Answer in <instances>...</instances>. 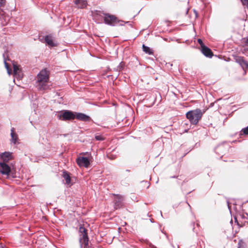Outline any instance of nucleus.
Returning <instances> with one entry per match:
<instances>
[{
    "label": "nucleus",
    "mask_w": 248,
    "mask_h": 248,
    "mask_svg": "<svg viewBox=\"0 0 248 248\" xmlns=\"http://www.w3.org/2000/svg\"><path fill=\"white\" fill-rule=\"evenodd\" d=\"M49 72L46 69L42 70L37 76V87L39 90L44 91L49 88Z\"/></svg>",
    "instance_id": "obj_1"
},
{
    "label": "nucleus",
    "mask_w": 248,
    "mask_h": 248,
    "mask_svg": "<svg viewBox=\"0 0 248 248\" xmlns=\"http://www.w3.org/2000/svg\"><path fill=\"white\" fill-rule=\"evenodd\" d=\"M204 112L200 108L188 111L186 113V117L191 124H197L201 119Z\"/></svg>",
    "instance_id": "obj_2"
},
{
    "label": "nucleus",
    "mask_w": 248,
    "mask_h": 248,
    "mask_svg": "<svg viewBox=\"0 0 248 248\" xmlns=\"http://www.w3.org/2000/svg\"><path fill=\"white\" fill-rule=\"evenodd\" d=\"M79 232L80 233L79 242L81 248H88L89 238L87 235L86 229L80 226L79 228Z\"/></svg>",
    "instance_id": "obj_3"
},
{
    "label": "nucleus",
    "mask_w": 248,
    "mask_h": 248,
    "mask_svg": "<svg viewBox=\"0 0 248 248\" xmlns=\"http://www.w3.org/2000/svg\"><path fill=\"white\" fill-rule=\"evenodd\" d=\"M104 23L106 24L111 26H114L117 25L119 22L120 25H123L122 23L123 22V21H120L118 19V18L114 15H111L109 14H106L104 16Z\"/></svg>",
    "instance_id": "obj_4"
},
{
    "label": "nucleus",
    "mask_w": 248,
    "mask_h": 248,
    "mask_svg": "<svg viewBox=\"0 0 248 248\" xmlns=\"http://www.w3.org/2000/svg\"><path fill=\"white\" fill-rule=\"evenodd\" d=\"M58 118L62 121L72 120L75 118V114L71 111L64 110V112H61L58 114Z\"/></svg>",
    "instance_id": "obj_5"
},
{
    "label": "nucleus",
    "mask_w": 248,
    "mask_h": 248,
    "mask_svg": "<svg viewBox=\"0 0 248 248\" xmlns=\"http://www.w3.org/2000/svg\"><path fill=\"white\" fill-rule=\"evenodd\" d=\"M0 172L8 177L11 172V168L5 162H0Z\"/></svg>",
    "instance_id": "obj_6"
},
{
    "label": "nucleus",
    "mask_w": 248,
    "mask_h": 248,
    "mask_svg": "<svg viewBox=\"0 0 248 248\" xmlns=\"http://www.w3.org/2000/svg\"><path fill=\"white\" fill-rule=\"evenodd\" d=\"M77 163L79 167H84L88 168L90 164V161L87 157L79 156L77 158Z\"/></svg>",
    "instance_id": "obj_7"
},
{
    "label": "nucleus",
    "mask_w": 248,
    "mask_h": 248,
    "mask_svg": "<svg viewBox=\"0 0 248 248\" xmlns=\"http://www.w3.org/2000/svg\"><path fill=\"white\" fill-rule=\"evenodd\" d=\"M115 197L114 199V208L118 209L123 205L124 197L120 195H114Z\"/></svg>",
    "instance_id": "obj_8"
},
{
    "label": "nucleus",
    "mask_w": 248,
    "mask_h": 248,
    "mask_svg": "<svg viewBox=\"0 0 248 248\" xmlns=\"http://www.w3.org/2000/svg\"><path fill=\"white\" fill-rule=\"evenodd\" d=\"M5 0H0V19H3L7 22L9 20V16L5 15V12L2 9L4 6Z\"/></svg>",
    "instance_id": "obj_9"
},
{
    "label": "nucleus",
    "mask_w": 248,
    "mask_h": 248,
    "mask_svg": "<svg viewBox=\"0 0 248 248\" xmlns=\"http://www.w3.org/2000/svg\"><path fill=\"white\" fill-rule=\"evenodd\" d=\"M13 71L14 76L17 78L20 79L23 77V74L19 66L13 64Z\"/></svg>",
    "instance_id": "obj_10"
},
{
    "label": "nucleus",
    "mask_w": 248,
    "mask_h": 248,
    "mask_svg": "<svg viewBox=\"0 0 248 248\" xmlns=\"http://www.w3.org/2000/svg\"><path fill=\"white\" fill-rule=\"evenodd\" d=\"M236 62L238 63L243 69H248V62L245 61L243 57L237 56L235 58Z\"/></svg>",
    "instance_id": "obj_11"
},
{
    "label": "nucleus",
    "mask_w": 248,
    "mask_h": 248,
    "mask_svg": "<svg viewBox=\"0 0 248 248\" xmlns=\"http://www.w3.org/2000/svg\"><path fill=\"white\" fill-rule=\"evenodd\" d=\"M12 158V153L10 152H4L0 154V158L1 161L0 162H5L6 163Z\"/></svg>",
    "instance_id": "obj_12"
},
{
    "label": "nucleus",
    "mask_w": 248,
    "mask_h": 248,
    "mask_svg": "<svg viewBox=\"0 0 248 248\" xmlns=\"http://www.w3.org/2000/svg\"><path fill=\"white\" fill-rule=\"evenodd\" d=\"M75 118L77 119L78 120L85 121V122H89L90 121V117L82 113H75Z\"/></svg>",
    "instance_id": "obj_13"
},
{
    "label": "nucleus",
    "mask_w": 248,
    "mask_h": 248,
    "mask_svg": "<svg viewBox=\"0 0 248 248\" xmlns=\"http://www.w3.org/2000/svg\"><path fill=\"white\" fill-rule=\"evenodd\" d=\"M106 14L101 12H96L93 15L94 20L98 23H101L103 20L104 21V16Z\"/></svg>",
    "instance_id": "obj_14"
},
{
    "label": "nucleus",
    "mask_w": 248,
    "mask_h": 248,
    "mask_svg": "<svg viewBox=\"0 0 248 248\" xmlns=\"http://www.w3.org/2000/svg\"><path fill=\"white\" fill-rule=\"evenodd\" d=\"M202 52L207 57L211 58L213 56V53L211 50L205 46L202 48Z\"/></svg>",
    "instance_id": "obj_15"
},
{
    "label": "nucleus",
    "mask_w": 248,
    "mask_h": 248,
    "mask_svg": "<svg viewBox=\"0 0 248 248\" xmlns=\"http://www.w3.org/2000/svg\"><path fill=\"white\" fill-rule=\"evenodd\" d=\"M74 2L78 8H84L87 3L86 0H74Z\"/></svg>",
    "instance_id": "obj_16"
},
{
    "label": "nucleus",
    "mask_w": 248,
    "mask_h": 248,
    "mask_svg": "<svg viewBox=\"0 0 248 248\" xmlns=\"http://www.w3.org/2000/svg\"><path fill=\"white\" fill-rule=\"evenodd\" d=\"M11 142L16 144L18 140L17 134L15 132V129L12 128L11 130Z\"/></svg>",
    "instance_id": "obj_17"
},
{
    "label": "nucleus",
    "mask_w": 248,
    "mask_h": 248,
    "mask_svg": "<svg viewBox=\"0 0 248 248\" xmlns=\"http://www.w3.org/2000/svg\"><path fill=\"white\" fill-rule=\"evenodd\" d=\"M62 177L65 179L66 184L69 185L71 183V177L70 173L66 170L62 171Z\"/></svg>",
    "instance_id": "obj_18"
},
{
    "label": "nucleus",
    "mask_w": 248,
    "mask_h": 248,
    "mask_svg": "<svg viewBox=\"0 0 248 248\" xmlns=\"http://www.w3.org/2000/svg\"><path fill=\"white\" fill-rule=\"evenodd\" d=\"M46 43L50 46H56V45L53 42L51 37L49 35H47L45 38Z\"/></svg>",
    "instance_id": "obj_19"
},
{
    "label": "nucleus",
    "mask_w": 248,
    "mask_h": 248,
    "mask_svg": "<svg viewBox=\"0 0 248 248\" xmlns=\"http://www.w3.org/2000/svg\"><path fill=\"white\" fill-rule=\"evenodd\" d=\"M142 48L143 50L146 53H148L149 54H151L153 53V52L152 51L151 49L148 46H147L144 45H142Z\"/></svg>",
    "instance_id": "obj_20"
},
{
    "label": "nucleus",
    "mask_w": 248,
    "mask_h": 248,
    "mask_svg": "<svg viewBox=\"0 0 248 248\" xmlns=\"http://www.w3.org/2000/svg\"><path fill=\"white\" fill-rule=\"evenodd\" d=\"M4 65H5V68H6L7 70V72L10 75L12 73V70L10 68L8 63L6 62V60L5 59H4Z\"/></svg>",
    "instance_id": "obj_21"
},
{
    "label": "nucleus",
    "mask_w": 248,
    "mask_h": 248,
    "mask_svg": "<svg viewBox=\"0 0 248 248\" xmlns=\"http://www.w3.org/2000/svg\"><path fill=\"white\" fill-rule=\"evenodd\" d=\"M247 51H248V37L247 38L245 42L243 53L246 52Z\"/></svg>",
    "instance_id": "obj_22"
},
{
    "label": "nucleus",
    "mask_w": 248,
    "mask_h": 248,
    "mask_svg": "<svg viewBox=\"0 0 248 248\" xmlns=\"http://www.w3.org/2000/svg\"><path fill=\"white\" fill-rule=\"evenodd\" d=\"M95 139L97 140L102 141L104 140V138L101 135H96L95 137Z\"/></svg>",
    "instance_id": "obj_23"
},
{
    "label": "nucleus",
    "mask_w": 248,
    "mask_h": 248,
    "mask_svg": "<svg viewBox=\"0 0 248 248\" xmlns=\"http://www.w3.org/2000/svg\"><path fill=\"white\" fill-rule=\"evenodd\" d=\"M241 132L243 133L245 135H248V126L244 128H243Z\"/></svg>",
    "instance_id": "obj_24"
},
{
    "label": "nucleus",
    "mask_w": 248,
    "mask_h": 248,
    "mask_svg": "<svg viewBox=\"0 0 248 248\" xmlns=\"http://www.w3.org/2000/svg\"><path fill=\"white\" fill-rule=\"evenodd\" d=\"M243 5L247 6L248 8V0H241Z\"/></svg>",
    "instance_id": "obj_25"
},
{
    "label": "nucleus",
    "mask_w": 248,
    "mask_h": 248,
    "mask_svg": "<svg viewBox=\"0 0 248 248\" xmlns=\"http://www.w3.org/2000/svg\"><path fill=\"white\" fill-rule=\"evenodd\" d=\"M198 42L199 43V44L201 46V48L202 47V46H205V45H204L203 43L202 42V39H198Z\"/></svg>",
    "instance_id": "obj_26"
},
{
    "label": "nucleus",
    "mask_w": 248,
    "mask_h": 248,
    "mask_svg": "<svg viewBox=\"0 0 248 248\" xmlns=\"http://www.w3.org/2000/svg\"><path fill=\"white\" fill-rule=\"evenodd\" d=\"M227 203H228V208L230 210H231V206L230 205V203H229V202H227Z\"/></svg>",
    "instance_id": "obj_27"
},
{
    "label": "nucleus",
    "mask_w": 248,
    "mask_h": 248,
    "mask_svg": "<svg viewBox=\"0 0 248 248\" xmlns=\"http://www.w3.org/2000/svg\"><path fill=\"white\" fill-rule=\"evenodd\" d=\"M152 248H156V247L155 246H153Z\"/></svg>",
    "instance_id": "obj_28"
},
{
    "label": "nucleus",
    "mask_w": 248,
    "mask_h": 248,
    "mask_svg": "<svg viewBox=\"0 0 248 248\" xmlns=\"http://www.w3.org/2000/svg\"><path fill=\"white\" fill-rule=\"evenodd\" d=\"M238 245H239L238 248H240V244L239 243L238 244Z\"/></svg>",
    "instance_id": "obj_29"
},
{
    "label": "nucleus",
    "mask_w": 248,
    "mask_h": 248,
    "mask_svg": "<svg viewBox=\"0 0 248 248\" xmlns=\"http://www.w3.org/2000/svg\"><path fill=\"white\" fill-rule=\"evenodd\" d=\"M160 213H161V216H162V212H161V211H160Z\"/></svg>",
    "instance_id": "obj_30"
}]
</instances>
